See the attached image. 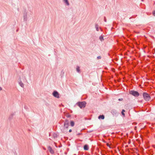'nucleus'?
I'll list each match as a JSON object with an SVG mask.
<instances>
[{
    "instance_id": "obj_20",
    "label": "nucleus",
    "mask_w": 155,
    "mask_h": 155,
    "mask_svg": "<svg viewBox=\"0 0 155 155\" xmlns=\"http://www.w3.org/2000/svg\"><path fill=\"white\" fill-rule=\"evenodd\" d=\"M69 131L70 132H71V131H72V130H71V129H70L69 130Z\"/></svg>"
},
{
    "instance_id": "obj_15",
    "label": "nucleus",
    "mask_w": 155,
    "mask_h": 155,
    "mask_svg": "<svg viewBox=\"0 0 155 155\" xmlns=\"http://www.w3.org/2000/svg\"><path fill=\"white\" fill-rule=\"evenodd\" d=\"M100 40L102 41L104 40V38L103 37H102V36H101V37H100Z\"/></svg>"
},
{
    "instance_id": "obj_2",
    "label": "nucleus",
    "mask_w": 155,
    "mask_h": 155,
    "mask_svg": "<svg viewBox=\"0 0 155 155\" xmlns=\"http://www.w3.org/2000/svg\"><path fill=\"white\" fill-rule=\"evenodd\" d=\"M69 126V124L68 121H66L65 122L64 125V127L63 129H62V131L64 133H66L68 130V127Z\"/></svg>"
},
{
    "instance_id": "obj_4",
    "label": "nucleus",
    "mask_w": 155,
    "mask_h": 155,
    "mask_svg": "<svg viewBox=\"0 0 155 155\" xmlns=\"http://www.w3.org/2000/svg\"><path fill=\"white\" fill-rule=\"evenodd\" d=\"M130 93L131 94V95H132L134 96L135 97L138 96L139 95V94L138 92L134 91H130Z\"/></svg>"
},
{
    "instance_id": "obj_18",
    "label": "nucleus",
    "mask_w": 155,
    "mask_h": 155,
    "mask_svg": "<svg viewBox=\"0 0 155 155\" xmlns=\"http://www.w3.org/2000/svg\"><path fill=\"white\" fill-rule=\"evenodd\" d=\"M97 59H101V56H98L97 57Z\"/></svg>"
},
{
    "instance_id": "obj_5",
    "label": "nucleus",
    "mask_w": 155,
    "mask_h": 155,
    "mask_svg": "<svg viewBox=\"0 0 155 155\" xmlns=\"http://www.w3.org/2000/svg\"><path fill=\"white\" fill-rule=\"evenodd\" d=\"M86 104V102H79L78 103V106L81 108L84 107L85 106Z\"/></svg>"
},
{
    "instance_id": "obj_17",
    "label": "nucleus",
    "mask_w": 155,
    "mask_h": 155,
    "mask_svg": "<svg viewBox=\"0 0 155 155\" xmlns=\"http://www.w3.org/2000/svg\"><path fill=\"white\" fill-rule=\"evenodd\" d=\"M118 100L119 101H122L123 100V99H122V98H120V99H119Z\"/></svg>"
},
{
    "instance_id": "obj_23",
    "label": "nucleus",
    "mask_w": 155,
    "mask_h": 155,
    "mask_svg": "<svg viewBox=\"0 0 155 155\" xmlns=\"http://www.w3.org/2000/svg\"><path fill=\"white\" fill-rule=\"evenodd\" d=\"M70 116H68V117H70Z\"/></svg>"
},
{
    "instance_id": "obj_1",
    "label": "nucleus",
    "mask_w": 155,
    "mask_h": 155,
    "mask_svg": "<svg viewBox=\"0 0 155 155\" xmlns=\"http://www.w3.org/2000/svg\"><path fill=\"white\" fill-rule=\"evenodd\" d=\"M26 81H27L26 77L24 76V75H22L20 77L18 80L19 84L22 88H23L24 87L23 82H26Z\"/></svg>"
},
{
    "instance_id": "obj_6",
    "label": "nucleus",
    "mask_w": 155,
    "mask_h": 155,
    "mask_svg": "<svg viewBox=\"0 0 155 155\" xmlns=\"http://www.w3.org/2000/svg\"><path fill=\"white\" fill-rule=\"evenodd\" d=\"M53 96L55 97H56L57 98H59V94L57 91H54L53 92Z\"/></svg>"
},
{
    "instance_id": "obj_16",
    "label": "nucleus",
    "mask_w": 155,
    "mask_h": 155,
    "mask_svg": "<svg viewBox=\"0 0 155 155\" xmlns=\"http://www.w3.org/2000/svg\"><path fill=\"white\" fill-rule=\"evenodd\" d=\"M153 14L154 16H155V11L153 12Z\"/></svg>"
},
{
    "instance_id": "obj_3",
    "label": "nucleus",
    "mask_w": 155,
    "mask_h": 155,
    "mask_svg": "<svg viewBox=\"0 0 155 155\" xmlns=\"http://www.w3.org/2000/svg\"><path fill=\"white\" fill-rule=\"evenodd\" d=\"M143 98L145 100L148 101L150 99V97L148 94L146 93H144L143 94Z\"/></svg>"
},
{
    "instance_id": "obj_9",
    "label": "nucleus",
    "mask_w": 155,
    "mask_h": 155,
    "mask_svg": "<svg viewBox=\"0 0 155 155\" xmlns=\"http://www.w3.org/2000/svg\"><path fill=\"white\" fill-rule=\"evenodd\" d=\"M98 118L99 119H104V115H100L99 116H98Z\"/></svg>"
},
{
    "instance_id": "obj_21",
    "label": "nucleus",
    "mask_w": 155,
    "mask_h": 155,
    "mask_svg": "<svg viewBox=\"0 0 155 155\" xmlns=\"http://www.w3.org/2000/svg\"><path fill=\"white\" fill-rule=\"evenodd\" d=\"M107 146H109V144H108V143H107Z\"/></svg>"
},
{
    "instance_id": "obj_7",
    "label": "nucleus",
    "mask_w": 155,
    "mask_h": 155,
    "mask_svg": "<svg viewBox=\"0 0 155 155\" xmlns=\"http://www.w3.org/2000/svg\"><path fill=\"white\" fill-rule=\"evenodd\" d=\"M48 150H49L50 153H51L52 154H53V153H54V150H53L51 147H50V146H48Z\"/></svg>"
},
{
    "instance_id": "obj_19",
    "label": "nucleus",
    "mask_w": 155,
    "mask_h": 155,
    "mask_svg": "<svg viewBox=\"0 0 155 155\" xmlns=\"http://www.w3.org/2000/svg\"><path fill=\"white\" fill-rule=\"evenodd\" d=\"M96 29L97 30V31H98V28L97 27V26H96Z\"/></svg>"
},
{
    "instance_id": "obj_22",
    "label": "nucleus",
    "mask_w": 155,
    "mask_h": 155,
    "mask_svg": "<svg viewBox=\"0 0 155 155\" xmlns=\"http://www.w3.org/2000/svg\"><path fill=\"white\" fill-rule=\"evenodd\" d=\"M113 112H114V111L113 110H112V111H111V113H113Z\"/></svg>"
},
{
    "instance_id": "obj_8",
    "label": "nucleus",
    "mask_w": 155,
    "mask_h": 155,
    "mask_svg": "<svg viewBox=\"0 0 155 155\" xmlns=\"http://www.w3.org/2000/svg\"><path fill=\"white\" fill-rule=\"evenodd\" d=\"M23 18L25 20H27V13L25 12L24 13L23 15Z\"/></svg>"
},
{
    "instance_id": "obj_10",
    "label": "nucleus",
    "mask_w": 155,
    "mask_h": 155,
    "mask_svg": "<svg viewBox=\"0 0 155 155\" xmlns=\"http://www.w3.org/2000/svg\"><path fill=\"white\" fill-rule=\"evenodd\" d=\"M89 148L87 145H85L84 146V149L85 150H88Z\"/></svg>"
},
{
    "instance_id": "obj_12",
    "label": "nucleus",
    "mask_w": 155,
    "mask_h": 155,
    "mask_svg": "<svg viewBox=\"0 0 155 155\" xmlns=\"http://www.w3.org/2000/svg\"><path fill=\"white\" fill-rule=\"evenodd\" d=\"M76 70L78 72H79L80 71V67L78 66L76 68Z\"/></svg>"
},
{
    "instance_id": "obj_14",
    "label": "nucleus",
    "mask_w": 155,
    "mask_h": 155,
    "mask_svg": "<svg viewBox=\"0 0 155 155\" xmlns=\"http://www.w3.org/2000/svg\"><path fill=\"white\" fill-rule=\"evenodd\" d=\"M71 125L72 126H74V123L73 121L71 122Z\"/></svg>"
},
{
    "instance_id": "obj_13",
    "label": "nucleus",
    "mask_w": 155,
    "mask_h": 155,
    "mask_svg": "<svg viewBox=\"0 0 155 155\" xmlns=\"http://www.w3.org/2000/svg\"><path fill=\"white\" fill-rule=\"evenodd\" d=\"M125 112V110H124V109H123L122 111V114L123 116L124 117L125 116V114L124 113V112Z\"/></svg>"
},
{
    "instance_id": "obj_11",
    "label": "nucleus",
    "mask_w": 155,
    "mask_h": 155,
    "mask_svg": "<svg viewBox=\"0 0 155 155\" xmlns=\"http://www.w3.org/2000/svg\"><path fill=\"white\" fill-rule=\"evenodd\" d=\"M64 2L68 6L69 5V3L68 2V0H63Z\"/></svg>"
}]
</instances>
